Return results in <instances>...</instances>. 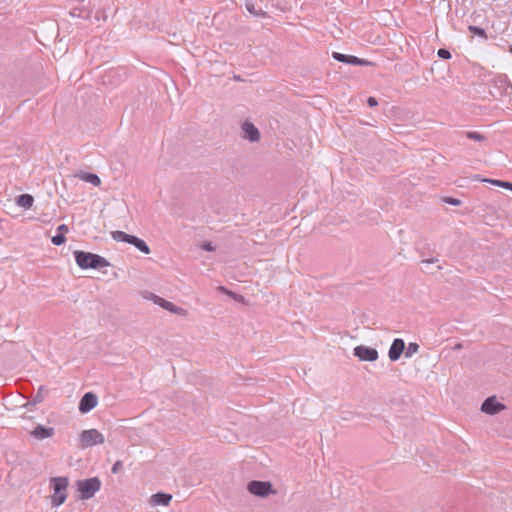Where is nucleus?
I'll use <instances>...</instances> for the list:
<instances>
[{
	"instance_id": "1",
	"label": "nucleus",
	"mask_w": 512,
	"mask_h": 512,
	"mask_svg": "<svg viewBox=\"0 0 512 512\" xmlns=\"http://www.w3.org/2000/svg\"><path fill=\"white\" fill-rule=\"evenodd\" d=\"M74 258L81 269H99L110 265L108 260L104 257L82 250L75 251Z\"/></svg>"
},
{
	"instance_id": "2",
	"label": "nucleus",
	"mask_w": 512,
	"mask_h": 512,
	"mask_svg": "<svg viewBox=\"0 0 512 512\" xmlns=\"http://www.w3.org/2000/svg\"><path fill=\"white\" fill-rule=\"evenodd\" d=\"M79 499L88 500L92 498L101 488V481L98 477L78 480L76 482Z\"/></svg>"
},
{
	"instance_id": "3",
	"label": "nucleus",
	"mask_w": 512,
	"mask_h": 512,
	"mask_svg": "<svg viewBox=\"0 0 512 512\" xmlns=\"http://www.w3.org/2000/svg\"><path fill=\"white\" fill-rule=\"evenodd\" d=\"M51 487L54 490V494L52 496V506L58 507L62 505L67 498V487L69 484L68 478L66 477H53L50 480Z\"/></svg>"
},
{
	"instance_id": "4",
	"label": "nucleus",
	"mask_w": 512,
	"mask_h": 512,
	"mask_svg": "<svg viewBox=\"0 0 512 512\" xmlns=\"http://www.w3.org/2000/svg\"><path fill=\"white\" fill-rule=\"evenodd\" d=\"M79 440L81 448H88L103 444L105 442L104 435L97 429H88L82 431Z\"/></svg>"
},
{
	"instance_id": "5",
	"label": "nucleus",
	"mask_w": 512,
	"mask_h": 512,
	"mask_svg": "<svg viewBox=\"0 0 512 512\" xmlns=\"http://www.w3.org/2000/svg\"><path fill=\"white\" fill-rule=\"evenodd\" d=\"M247 490L258 497H267L269 494L274 493L272 484L268 481H250L247 485Z\"/></svg>"
},
{
	"instance_id": "6",
	"label": "nucleus",
	"mask_w": 512,
	"mask_h": 512,
	"mask_svg": "<svg viewBox=\"0 0 512 512\" xmlns=\"http://www.w3.org/2000/svg\"><path fill=\"white\" fill-rule=\"evenodd\" d=\"M353 355L360 361L374 362L378 359L379 354L375 348L358 345L353 349Z\"/></svg>"
},
{
	"instance_id": "7",
	"label": "nucleus",
	"mask_w": 512,
	"mask_h": 512,
	"mask_svg": "<svg viewBox=\"0 0 512 512\" xmlns=\"http://www.w3.org/2000/svg\"><path fill=\"white\" fill-rule=\"evenodd\" d=\"M505 408L506 406L497 401L495 396L488 397L481 405V411L489 415H495Z\"/></svg>"
},
{
	"instance_id": "8",
	"label": "nucleus",
	"mask_w": 512,
	"mask_h": 512,
	"mask_svg": "<svg viewBox=\"0 0 512 512\" xmlns=\"http://www.w3.org/2000/svg\"><path fill=\"white\" fill-rule=\"evenodd\" d=\"M332 57L342 63L350 64V65H360V66H368L372 65V62L361 59L353 55H346L339 52H333Z\"/></svg>"
},
{
	"instance_id": "9",
	"label": "nucleus",
	"mask_w": 512,
	"mask_h": 512,
	"mask_svg": "<svg viewBox=\"0 0 512 512\" xmlns=\"http://www.w3.org/2000/svg\"><path fill=\"white\" fill-rule=\"evenodd\" d=\"M150 299L155 304L159 305L160 307L164 308L165 310H167L171 313L178 314V315H183L185 313V310L183 308L174 305L172 302L167 301L158 295L151 294Z\"/></svg>"
},
{
	"instance_id": "10",
	"label": "nucleus",
	"mask_w": 512,
	"mask_h": 512,
	"mask_svg": "<svg viewBox=\"0 0 512 512\" xmlns=\"http://www.w3.org/2000/svg\"><path fill=\"white\" fill-rule=\"evenodd\" d=\"M97 405V396L92 392H87L83 395L79 402V411L81 413H88Z\"/></svg>"
},
{
	"instance_id": "11",
	"label": "nucleus",
	"mask_w": 512,
	"mask_h": 512,
	"mask_svg": "<svg viewBox=\"0 0 512 512\" xmlns=\"http://www.w3.org/2000/svg\"><path fill=\"white\" fill-rule=\"evenodd\" d=\"M405 350V342L403 339L396 338L393 340L389 351L388 356L391 361H397L402 353H404Z\"/></svg>"
},
{
	"instance_id": "12",
	"label": "nucleus",
	"mask_w": 512,
	"mask_h": 512,
	"mask_svg": "<svg viewBox=\"0 0 512 512\" xmlns=\"http://www.w3.org/2000/svg\"><path fill=\"white\" fill-rule=\"evenodd\" d=\"M242 131L244 133V138L251 142H256L260 139V132L252 122L245 121L242 124Z\"/></svg>"
},
{
	"instance_id": "13",
	"label": "nucleus",
	"mask_w": 512,
	"mask_h": 512,
	"mask_svg": "<svg viewBox=\"0 0 512 512\" xmlns=\"http://www.w3.org/2000/svg\"><path fill=\"white\" fill-rule=\"evenodd\" d=\"M31 435L37 440H44L54 435V428L37 425L34 430L31 431Z\"/></svg>"
},
{
	"instance_id": "14",
	"label": "nucleus",
	"mask_w": 512,
	"mask_h": 512,
	"mask_svg": "<svg viewBox=\"0 0 512 512\" xmlns=\"http://www.w3.org/2000/svg\"><path fill=\"white\" fill-rule=\"evenodd\" d=\"M172 500V495L163 492H157L151 496V503L153 505L167 506Z\"/></svg>"
},
{
	"instance_id": "15",
	"label": "nucleus",
	"mask_w": 512,
	"mask_h": 512,
	"mask_svg": "<svg viewBox=\"0 0 512 512\" xmlns=\"http://www.w3.org/2000/svg\"><path fill=\"white\" fill-rule=\"evenodd\" d=\"M16 204L24 209H30L33 206L34 198L30 194H21L16 197Z\"/></svg>"
},
{
	"instance_id": "16",
	"label": "nucleus",
	"mask_w": 512,
	"mask_h": 512,
	"mask_svg": "<svg viewBox=\"0 0 512 512\" xmlns=\"http://www.w3.org/2000/svg\"><path fill=\"white\" fill-rule=\"evenodd\" d=\"M129 244L135 246L139 251H141L144 254L150 253V248L146 244V242L144 240L138 238L137 236L133 235Z\"/></svg>"
},
{
	"instance_id": "17",
	"label": "nucleus",
	"mask_w": 512,
	"mask_h": 512,
	"mask_svg": "<svg viewBox=\"0 0 512 512\" xmlns=\"http://www.w3.org/2000/svg\"><path fill=\"white\" fill-rule=\"evenodd\" d=\"M79 177L81 180L91 183L94 186H99L101 184L99 176L93 173L83 172L79 175Z\"/></svg>"
},
{
	"instance_id": "18",
	"label": "nucleus",
	"mask_w": 512,
	"mask_h": 512,
	"mask_svg": "<svg viewBox=\"0 0 512 512\" xmlns=\"http://www.w3.org/2000/svg\"><path fill=\"white\" fill-rule=\"evenodd\" d=\"M111 236L115 241L130 243L133 235H129L123 231H113L111 232Z\"/></svg>"
},
{
	"instance_id": "19",
	"label": "nucleus",
	"mask_w": 512,
	"mask_h": 512,
	"mask_svg": "<svg viewBox=\"0 0 512 512\" xmlns=\"http://www.w3.org/2000/svg\"><path fill=\"white\" fill-rule=\"evenodd\" d=\"M419 345L417 343L411 342L408 344L407 347H405L404 354L406 358L412 357L414 354H416L419 351Z\"/></svg>"
},
{
	"instance_id": "20",
	"label": "nucleus",
	"mask_w": 512,
	"mask_h": 512,
	"mask_svg": "<svg viewBox=\"0 0 512 512\" xmlns=\"http://www.w3.org/2000/svg\"><path fill=\"white\" fill-rule=\"evenodd\" d=\"M246 9L250 14H252L254 16H257V17H265L266 16V12L263 11L262 9H256L255 5L253 3H246Z\"/></svg>"
},
{
	"instance_id": "21",
	"label": "nucleus",
	"mask_w": 512,
	"mask_h": 512,
	"mask_svg": "<svg viewBox=\"0 0 512 512\" xmlns=\"http://www.w3.org/2000/svg\"><path fill=\"white\" fill-rule=\"evenodd\" d=\"M468 30L476 36L487 39L486 31L481 27L470 25Z\"/></svg>"
},
{
	"instance_id": "22",
	"label": "nucleus",
	"mask_w": 512,
	"mask_h": 512,
	"mask_svg": "<svg viewBox=\"0 0 512 512\" xmlns=\"http://www.w3.org/2000/svg\"><path fill=\"white\" fill-rule=\"evenodd\" d=\"M484 181L492 183V184L500 186V187H503V188H507L509 190H511V188H512L511 182H506V181H501V180H492V179H485Z\"/></svg>"
},
{
	"instance_id": "23",
	"label": "nucleus",
	"mask_w": 512,
	"mask_h": 512,
	"mask_svg": "<svg viewBox=\"0 0 512 512\" xmlns=\"http://www.w3.org/2000/svg\"><path fill=\"white\" fill-rule=\"evenodd\" d=\"M466 135H467V138L474 140V141H482L485 139L484 135H482L478 132H474V131L467 132Z\"/></svg>"
},
{
	"instance_id": "24",
	"label": "nucleus",
	"mask_w": 512,
	"mask_h": 512,
	"mask_svg": "<svg viewBox=\"0 0 512 512\" xmlns=\"http://www.w3.org/2000/svg\"><path fill=\"white\" fill-rule=\"evenodd\" d=\"M51 241L54 245L60 246L65 243L66 237L62 234L57 233L55 236L52 237Z\"/></svg>"
},
{
	"instance_id": "25",
	"label": "nucleus",
	"mask_w": 512,
	"mask_h": 512,
	"mask_svg": "<svg viewBox=\"0 0 512 512\" xmlns=\"http://www.w3.org/2000/svg\"><path fill=\"white\" fill-rule=\"evenodd\" d=\"M437 55L439 58L441 59H445V60H448L451 58V53L449 50L445 49V48H440L438 51H437Z\"/></svg>"
},
{
	"instance_id": "26",
	"label": "nucleus",
	"mask_w": 512,
	"mask_h": 512,
	"mask_svg": "<svg viewBox=\"0 0 512 512\" xmlns=\"http://www.w3.org/2000/svg\"><path fill=\"white\" fill-rule=\"evenodd\" d=\"M122 469H123L122 461H116L114 463V465L112 466L111 471H112V473L116 474V473L120 472Z\"/></svg>"
},
{
	"instance_id": "27",
	"label": "nucleus",
	"mask_w": 512,
	"mask_h": 512,
	"mask_svg": "<svg viewBox=\"0 0 512 512\" xmlns=\"http://www.w3.org/2000/svg\"><path fill=\"white\" fill-rule=\"evenodd\" d=\"M444 201L453 206H459L461 204V201L459 199L453 197H446Z\"/></svg>"
},
{
	"instance_id": "28",
	"label": "nucleus",
	"mask_w": 512,
	"mask_h": 512,
	"mask_svg": "<svg viewBox=\"0 0 512 512\" xmlns=\"http://www.w3.org/2000/svg\"><path fill=\"white\" fill-rule=\"evenodd\" d=\"M68 232H69V228L66 224H61L57 227L58 234H62L65 236Z\"/></svg>"
},
{
	"instance_id": "29",
	"label": "nucleus",
	"mask_w": 512,
	"mask_h": 512,
	"mask_svg": "<svg viewBox=\"0 0 512 512\" xmlns=\"http://www.w3.org/2000/svg\"><path fill=\"white\" fill-rule=\"evenodd\" d=\"M202 249H203V250H205V251H209V252H211V251H214V250H215V248H214V246L212 245V243H211V242H205V243H203V244H202Z\"/></svg>"
},
{
	"instance_id": "30",
	"label": "nucleus",
	"mask_w": 512,
	"mask_h": 512,
	"mask_svg": "<svg viewBox=\"0 0 512 512\" xmlns=\"http://www.w3.org/2000/svg\"><path fill=\"white\" fill-rule=\"evenodd\" d=\"M367 104L369 105V107H375L378 105V102H377V99L375 97H369L367 99Z\"/></svg>"
},
{
	"instance_id": "31",
	"label": "nucleus",
	"mask_w": 512,
	"mask_h": 512,
	"mask_svg": "<svg viewBox=\"0 0 512 512\" xmlns=\"http://www.w3.org/2000/svg\"><path fill=\"white\" fill-rule=\"evenodd\" d=\"M219 290H221V291H223V292L227 293L228 295H230V296H231V297H233V298H236V297H237V295H236L234 292L227 290V289H226L225 287H223V286H220V287H219Z\"/></svg>"
},
{
	"instance_id": "32",
	"label": "nucleus",
	"mask_w": 512,
	"mask_h": 512,
	"mask_svg": "<svg viewBox=\"0 0 512 512\" xmlns=\"http://www.w3.org/2000/svg\"><path fill=\"white\" fill-rule=\"evenodd\" d=\"M437 261H438L437 258H431V259L422 260V263H424V264H431V263H434V262H437Z\"/></svg>"
},
{
	"instance_id": "33",
	"label": "nucleus",
	"mask_w": 512,
	"mask_h": 512,
	"mask_svg": "<svg viewBox=\"0 0 512 512\" xmlns=\"http://www.w3.org/2000/svg\"><path fill=\"white\" fill-rule=\"evenodd\" d=\"M463 348V344L462 343H457L455 344V346L453 347L454 350H461Z\"/></svg>"
},
{
	"instance_id": "34",
	"label": "nucleus",
	"mask_w": 512,
	"mask_h": 512,
	"mask_svg": "<svg viewBox=\"0 0 512 512\" xmlns=\"http://www.w3.org/2000/svg\"><path fill=\"white\" fill-rule=\"evenodd\" d=\"M35 400H36L37 402H40V401H41L39 393L36 395Z\"/></svg>"
},
{
	"instance_id": "35",
	"label": "nucleus",
	"mask_w": 512,
	"mask_h": 512,
	"mask_svg": "<svg viewBox=\"0 0 512 512\" xmlns=\"http://www.w3.org/2000/svg\"><path fill=\"white\" fill-rule=\"evenodd\" d=\"M510 52L512 53V46L510 47Z\"/></svg>"
}]
</instances>
